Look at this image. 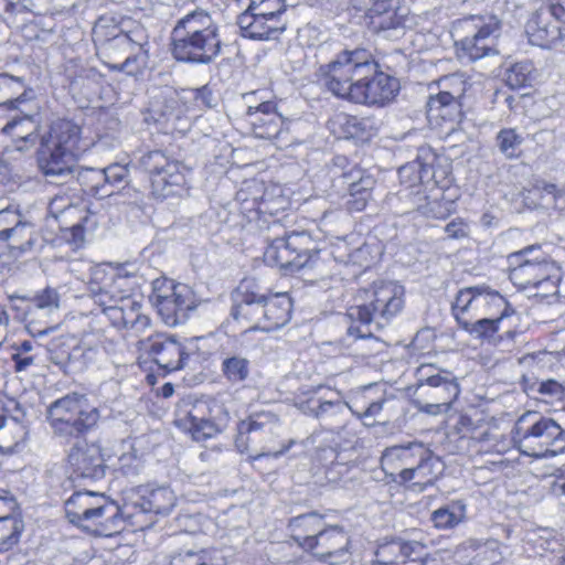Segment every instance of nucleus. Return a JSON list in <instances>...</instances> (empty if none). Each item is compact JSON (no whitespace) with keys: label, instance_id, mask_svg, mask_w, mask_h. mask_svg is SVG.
Returning a JSON list of instances; mask_svg holds the SVG:
<instances>
[{"label":"nucleus","instance_id":"f257e3e1","mask_svg":"<svg viewBox=\"0 0 565 565\" xmlns=\"http://www.w3.org/2000/svg\"><path fill=\"white\" fill-rule=\"evenodd\" d=\"M134 502L136 512L127 513L103 493L77 491L65 502L67 520L96 536H113L121 531L124 518H140L146 513L167 515L177 504L174 491L167 487H141Z\"/></svg>","mask_w":565,"mask_h":565},{"label":"nucleus","instance_id":"f03ea898","mask_svg":"<svg viewBox=\"0 0 565 565\" xmlns=\"http://www.w3.org/2000/svg\"><path fill=\"white\" fill-rule=\"evenodd\" d=\"M381 467L392 481L409 484L418 491L431 486L443 471V463L433 451L419 441L385 448Z\"/></svg>","mask_w":565,"mask_h":565},{"label":"nucleus","instance_id":"7ed1b4c3","mask_svg":"<svg viewBox=\"0 0 565 565\" xmlns=\"http://www.w3.org/2000/svg\"><path fill=\"white\" fill-rule=\"evenodd\" d=\"M436 156L423 150L416 160L406 163L398 170L401 183L411 192L415 211L428 218L443 220L455 209L452 200H446L441 188L437 186L434 162Z\"/></svg>","mask_w":565,"mask_h":565},{"label":"nucleus","instance_id":"20e7f679","mask_svg":"<svg viewBox=\"0 0 565 565\" xmlns=\"http://www.w3.org/2000/svg\"><path fill=\"white\" fill-rule=\"evenodd\" d=\"M82 129L71 120L54 122L41 139L38 151L39 166L49 177L64 175L72 171L74 160L90 146L92 141L82 138Z\"/></svg>","mask_w":565,"mask_h":565},{"label":"nucleus","instance_id":"39448f33","mask_svg":"<svg viewBox=\"0 0 565 565\" xmlns=\"http://www.w3.org/2000/svg\"><path fill=\"white\" fill-rule=\"evenodd\" d=\"M512 434L515 447L524 456L540 460L565 451V430L555 419L537 412L522 414Z\"/></svg>","mask_w":565,"mask_h":565},{"label":"nucleus","instance_id":"423d86ee","mask_svg":"<svg viewBox=\"0 0 565 565\" xmlns=\"http://www.w3.org/2000/svg\"><path fill=\"white\" fill-rule=\"evenodd\" d=\"M356 305L348 310L353 321L367 327L382 328L402 312L405 305V288L393 280L375 281L369 289L360 290Z\"/></svg>","mask_w":565,"mask_h":565},{"label":"nucleus","instance_id":"0eeeda50","mask_svg":"<svg viewBox=\"0 0 565 565\" xmlns=\"http://www.w3.org/2000/svg\"><path fill=\"white\" fill-rule=\"evenodd\" d=\"M510 280L521 289H541L554 294L559 281V267L540 247L529 246L509 256Z\"/></svg>","mask_w":565,"mask_h":565},{"label":"nucleus","instance_id":"6e6552de","mask_svg":"<svg viewBox=\"0 0 565 565\" xmlns=\"http://www.w3.org/2000/svg\"><path fill=\"white\" fill-rule=\"evenodd\" d=\"M47 419L56 435L74 436L93 428L99 419V411L85 395L71 393L49 406Z\"/></svg>","mask_w":565,"mask_h":565},{"label":"nucleus","instance_id":"1a4fd4ad","mask_svg":"<svg viewBox=\"0 0 565 565\" xmlns=\"http://www.w3.org/2000/svg\"><path fill=\"white\" fill-rule=\"evenodd\" d=\"M369 53L365 50L344 51L327 65L323 73L324 86L334 95L354 102L355 88L371 71L365 65Z\"/></svg>","mask_w":565,"mask_h":565},{"label":"nucleus","instance_id":"9d476101","mask_svg":"<svg viewBox=\"0 0 565 565\" xmlns=\"http://www.w3.org/2000/svg\"><path fill=\"white\" fill-rule=\"evenodd\" d=\"M140 167L150 175L151 194L159 200L181 195L186 185L185 166L154 150L145 153Z\"/></svg>","mask_w":565,"mask_h":565},{"label":"nucleus","instance_id":"9b49d317","mask_svg":"<svg viewBox=\"0 0 565 565\" xmlns=\"http://www.w3.org/2000/svg\"><path fill=\"white\" fill-rule=\"evenodd\" d=\"M435 370L433 365H420L417 369L418 390L431 402H416L419 412L434 416L448 412L460 393L451 372L439 370L434 373Z\"/></svg>","mask_w":565,"mask_h":565},{"label":"nucleus","instance_id":"f8f14e48","mask_svg":"<svg viewBox=\"0 0 565 565\" xmlns=\"http://www.w3.org/2000/svg\"><path fill=\"white\" fill-rule=\"evenodd\" d=\"M280 424L278 417L270 412H259L241 420L237 425L236 447L241 452L255 451L254 459L274 455L278 457L280 451H271L270 444L278 435Z\"/></svg>","mask_w":565,"mask_h":565},{"label":"nucleus","instance_id":"ddd939ff","mask_svg":"<svg viewBox=\"0 0 565 565\" xmlns=\"http://www.w3.org/2000/svg\"><path fill=\"white\" fill-rule=\"evenodd\" d=\"M291 307V299L286 292L269 297L250 292L245 295L238 310L244 316L256 317L255 329L269 332L284 327L290 320Z\"/></svg>","mask_w":565,"mask_h":565},{"label":"nucleus","instance_id":"4468645a","mask_svg":"<svg viewBox=\"0 0 565 565\" xmlns=\"http://www.w3.org/2000/svg\"><path fill=\"white\" fill-rule=\"evenodd\" d=\"M164 323L175 326L183 321L186 312L195 308L194 294L183 284H175L168 278L156 279L150 297Z\"/></svg>","mask_w":565,"mask_h":565},{"label":"nucleus","instance_id":"2eb2a0df","mask_svg":"<svg viewBox=\"0 0 565 565\" xmlns=\"http://www.w3.org/2000/svg\"><path fill=\"white\" fill-rule=\"evenodd\" d=\"M136 286V276L122 267L97 266L92 270L90 291L102 309L120 303L122 299H134Z\"/></svg>","mask_w":565,"mask_h":565},{"label":"nucleus","instance_id":"dca6fc26","mask_svg":"<svg viewBox=\"0 0 565 565\" xmlns=\"http://www.w3.org/2000/svg\"><path fill=\"white\" fill-rule=\"evenodd\" d=\"M439 92L430 96L427 103V115L429 118H440L450 124L449 129L462 118L461 98L465 96L470 83L465 74L454 73L443 76L437 82Z\"/></svg>","mask_w":565,"mask_h":565},{"label":"nucleus","instance_id":"f3484780","mask_svg":"<svg viewBox=\"0 0 565 565\" xmlns=\"http://www.w3.org/2000/svg\"><path fill=\"white\" fill-rule=\"evenodd\" d=\"M505 302L503 296L488 286H471L458 291L451 311L461 327L470 326L477 318L500 311Z\"/></svg>","mask_w":565,"mask_h":565},{"label":"nucleus","instance_id":"a211bd4d","mask_svg":"<svg viewBox=\"0 0 565 565\" xmlns=\"http://www.w3.org/2000/svg\"><path fill=\"white\" fill-rule=\"evenodd\" d=\"M50 361L65 374H78L94 364L98 359V348L84 339L77 341L72 337L58 338L51 341L49 348Z\"/></svg>","mask_w":565,"mask_h":565},{"label":"nucleus","instance_id":"6ab92c4d","mask_svg":"<svg viewBox=\"0 0 565 565\" xmlns=\"http://www.w3.org/2000/svg\"><path fill=\"white\" fill-rule=\"evenodd\" d=\"M365 65H370L371 71L355 88L353 103L383 106L392 102L399 90L398 79L382 72L370 53Z\"/></svg>","mask_w":565,"mask_h":565},{"label":"nucleus","instance_id":"aec40b11","mask_svg":"<svg viewBox=\"0 0 565 565\" xmlns=\"http://www.w3.org/2000/svg\"><path fill=\"white\" fill-rule=\"evenodd\" d=\"M307 552L327 565H344L351 558L350 536L338 525L324 526L315 541H309Z\"/></svg>","mask_w":565,"mask_h":565},{"label":"nucleus","instance_id":"412c9836","mask_svg":"<svg viewBox=\"0 0 565 565\" xmlns=\"http://www.w3.org/2000/svg\"><path fill=\"white\" fill-rule=\"evenodd\" d=\"M306 239L305 234L296 232L275 238L265 249V262L289 271L301 269L309 259L307 248L302 246Z\"/></svg>","mask_w":565,"mask_h":565},{"label":"nucleus","instance_id":"4be33fe9","mask_svg":"<svg viewBox=\"0 0 565 565\" xmlns=\"http://www.w3.org/2000/svg\"><path fill=\"white\" fill-rule=\"evenodd\" d=\"M201 94L185 89L178 92L169 86L153 89L150 95L149 111L156 121L180 120L190 110V99L199 98Z\"/></svg>","mask_w":565,"mask_h":565},{"label":"nucleus","instance_id":"5701e85b","mask_svg":"<svg viewBox=\"0 0 565 565\" xmlns=\"http://www.w3.org/2000/svg\"><path fill=\"white\" fill-rule=\"evenodd\" d=\"M209 411L205 402L183 404L175 411L174 424L196 441L212 438L224 429L225 423L211 420L207 417Z\"/></svg>","mask_w":565,"mask_h":565},{"label":"nucleus","instance_id":"b1692460","mask_svg":"<svg viewBox=\"0 0 565 565\" xmlns=\"http://www.w3.org/2000/svg\"><path fill=\"white\" fill-rule=\"evenodd\" d=\"M68 468L74 481L102 479L106 466L100 447L86 443L75 445L68 454Z\"/></svg>","mask_w":565,"mask_h":565},{"label":"nucleus","instance_id":"393cba45","mask_svg":"<svg viewBox=\"0 0 565 565\" xmlns=\"http://www.w3.org/2000/svg\"><path fill=\"white\" fill-rule=\"evenodd\" d=\"M102 311L115 328L125 329L130 337L143 334L151 324L150 318L141 311V302L136 298L107 305Z\"/></svg>","mask_w":565,"mask_h":565},{"label":"nucleus","instance_id":"a878e982","mask_svg":"<svg viewBox=\"0 0 565 565\" xmlns=\"http://www.w3.org/2000/svg\"><path fill=\"white\" fill-rule=\"evenodd\" d=\"M425 557V546L417 541L392 540L379 546L376 565H434Z\"/></svg>","mask_w":565,"mask_h":565},{"label":"nucleus","instance_id":"bb28decb","mask_svg":"<svg viewBox=\"0 0 565 565\" xmlns=\"http://www.w3.org/2000/svg\"><path fill=\"white\" fill-rule=\"evenodd\" d=\"M140 344L158 366L167 372L180 370L188 359L184 348L174 338L156 334L146 341H140Z\"/></svg>","mask_w":565,"mask_h":565},{"label":"nucleus","instance_id":"cd10ccee","mask_svg":"<svg viewBox=\"0 0 565 565\" xmlns=\"http://www.w3.org/2000/svg\"><path fill=\"white\" fill-rule=\"evenodd\" d=\"M129 171L126 166L110 164L105 169H86L81 178L89 188L88 191L96 196H109L115 189H120L127 183Z\"/></svg>","mask_w":565,"mask_h":565},{"label":"nucleus","instance_id":"c85d7f7f","mask_svg":"<svg viewBox=\"0 0 565 565\" xmlns=\"http://www.w3.org/2000/svg\"><path fill=\"white\" fill-rule=\"evenodd\" d=\"M330 125L339 137L361 141L371 139L380 129V121L373 117H358L345 113L337 114Z\"/></svg>","mask_w":565,"mask_h":565},{"label":"nucleus","instance_id":"c756f323","mask_svg":"<svg viewBox=\"0 0 565 565\" xmlns=\"http://www.w3.org/2000/svg\"><path fill=\"white\" fill-rule=\"evenodd\" d=\"M218 47L217 38H178L172 43V53L179 61L209 63Z\"/></svg>","mask_w":565,"mask_h":565},{"label":"nucleus","instance_id":"7c9ffc66","mask_svg":"<svg viewBox=\"0 0 565 565\" xmlns=\"http://www.w3.org/2000/svg\"><path fill=\"white\" fill-rule=\"evenodd\" d=\"M247 116L257 138L274 139L280 134L282 120L276 113V105L265 102L257 107L248 106Z\"/></svg>","mask_w":565,"mask_h":565},{"label":"nucleus","instance_id":"2f4dec72","mask_svg":"<svg viewBox=\"0 0 565 565\" xmlns=\"http://www.w3.org/2000/svg\"><path fill=\"white\" fill-rule=\"evenodd\" d=\"M291 539L307 551L309 541H315L324 529L323 519L317 513L298 515L289 521Z\"/></svg>","mask_w":565,"mask_h":565},{"label":"nucleus","instance_id":"473e14b6","mask_svg":"<svg viewBox=\"0 0 565 565\" xmlns=\"http://www.w3.org/2000/svg\"><path fill=\"white\" fill-rule=\"evenodd\" d=\"M236 200L241 203V210L243 213H259L269 212L267 206V193L265 184L262 181H247L244 186L236 193Z\"/></svg>","mask_w":565,"mask_h":565},{"label":"nucleus","instance_id":"72a5a7b5","mask_svg":"<svg viewBox=\"0 0 565 565\" xmlns=\"http://www.w3.org/2000/svg\"><path fill=\"white\" fill-rule=\"evenodd\" d=\"M31 93L23 78L0 74V107L17 109L20 104L31 98Z\"/></svg>","mask_w":565,"mask_h":565},{"label":"nucleus","instance_id":"f704fd0d","mask_svg":"<svg viewBox=\"0 0 565 565\" xmlns=\"http://www.w3.org/2000/svg\"><path fill=\"white\" fill-rule=\"evenodd\" d=\"M372 391V386L364 387L363 392L360 395H356L352 404L349 406L352 414L362 419L363 424L367 427L375 425V420L370 419L375 418L381 414L384 404L387 401L384 395L373 398L371 396Z\"/></svg>","mask_w":565,"mask_h":565},{"label":"nucleus","instance_id":"c9c22d12","mask_svg":"<svg viewBox=\"0 0 565 565\" xmlns=\"http://www.w3.org/2000/svg\"><path fill=\"white\" fill-rule=\"evenodd\" d=\"M355 173L359 175V180H352L349 183L350 198L347 201V205L350 212H361L366 207L375 184V180L371 175H362L360 171H355ZM353 174L354 172L351 171L345 177L354 179Z\"/></svg>","mask_w":565,"mask_h":565},{"label":"nucleus","instance_id":"e433bc0d","mask_svg":"<svg viewBox=\"0 0 565 565\" xmlns=\"http://www.w3.org/2000/svg\"><path fill=\"white\" fill-rule=\"evenodd\" d=\"M466 516V502L463 500H452L435 510L430 515V521L438 530H450L462 523Z\"/></svg>","mask_w":565,"mask_h":565},{"label":"nucleus","instance_id":"4c0bfd02","mask_svg":"<svg viewBox=\"0 0 565 565\" xmlns=\"http://www.w3.org/2000/svg\"><path fill=\"white\" fill-rule=\"evenodd\" d=\"M213 21L211 15L204 10H195L182 19L174 26L173 32H184V35H216V30H211Z\"/></svg>","mask_w":565,"mask_h":565},{"label":"nucleus","instance_id":"58836bf2","mask_svg":"<svg viewBox=\"0 0 565 565\" xmlns=\"http://www.w3.org/2000/svg\"><path fill=\"white\" fill-rule=\"evenodd\" d=\"M500 544L495 540L481 542L476 539H468L461 543L459 553L465 550H472L476 552L473 555L475 565H493L501 561V552L499 551Z\"/></svg>","mask_w":565,"mask_h":565},{"label":"nucleus","instance_id":"ea45409f","mask_svg":"<svg viewBox=\"0 0 565 565\" xmlns=\"http://www.w3.org/2000/svg\"><path fill=\"white\" fill-rule=\"evenodd\" d=\"M337 243L331 252L333 258L339 263L355 264L359 266H367L370 247L366 244H361L355 248H350L348 237H337Z\"/></svg>","mask_w":565,"mask_h":565},{"label":"nucleus","instance_id":"a19ab883","mask_svg":"<svg viewBox=\"0 0 565 565\" xmlns=\"http://www.w3.org/2000/svg\"><path fill=\"white\" fill-rule=\"evenodd\" d=\"M20 129L14 134L15 148L19 151H25L33 147L38 140L35 135L36 125L30 117H23L9 121L2 129L4 134H12L15 129Z\"/></svg>","mask_w":565,"mask_h":565},{"label":"nucleus","instance_id":"79ce46f5","mask_svg":"<svg viewBox=\"0 0 565 565\" xmlns=\"http://www.w3.org/2000/svg\"><path fill=\"white\" fill-rule=\"evenodd\" d=\"M502 311L497 318H487L482 316L471 321L470 326H462L461 328L469 332L475 338H491L494 333H497L500 329V323L503 319L510 317L514 313V310L505 302Z\"/></svg>","mask_w":565,"mask_h":565},{"label":"nucleus","instance_id":"37998d69","mask_svg":"<svg viewBox=\"0 0 565 565\" xmlns=\"http://www.w3.org/2000/svg\"><path fill=\"white\" fill-rule=\"evenodd\" d=\"M488 38H461L456 41L459 57H467L471 61L494 54L495 51L486 43Z\"/></svg>","mask_w":565,"mask_h":565},{"label":"nucleus","instance_id":"c03bdc74","mask_svg":"<svg viewBox=\"0 0 565 565\" xmlns=\"http://www.w3.org/2000/svg\"><path fill=\"white\" fill-rule=\"evenodd\" d=\"M250 371L249 360L242 355L227 356L222 362V373L232 384L244 382Z\"/></svg>","mask_w":565,"mask_h":565},{"label":"nucleus","instance_id":"a18cd8bd","mask_svg":"<svg viewBox=\"0 0 565 565\" xmlns=\"http://www.w3.org/2000/svg\"><path fill=\"white\" fill-rule=\"evenodd\" d=\"M466 32H475L473 35H491L500 29V21L495 15H471L458 21Z\"/></svg>","mask_w":565,"mask_h":565},{"label":"nucleus","instance_id":"49530a36","mask_svg":"<svg viewBox=\"0 0 565 565\" xmlns=\"http://www.w3.org/2000/svg\"><path fill=\"white\" fill-rule=\"evenodd\" d=\"M351 225L350 216L342 210L324 211L320 218V228L327 235L340 237L338 234L348 230Z\"/></svg>","mask_w":565,"mask_h":565},{"label":"nucleus","instance_id":"de8ad7c7","mask_svg":"<svg viewBox=\"0 0 565 565\" xmlns=\"http://www.w3.org/2000/svg\"><path fill=\"white\" fill-rule=\"evenodd\" d=\"M22 530L23 524L17 518H0V551H8L15 545Z\"/></svg>","mask_w":565,"mask_h":565},{"label":"nucleus","instance_id":"09e8293b","mask_svg":"<svg viewBox=\"0 0 565 565\" xmlns=\"http://www.w3.org/2000/svg\"><path fill=\"white\" fill-rule=\"evenodd\" d=\"M285 9V0H249V12L266 22L274 21Z\"/></svg>","mask_w":565,"mask_h":565},{"label":"nucleus","instance_id":"8fccbe9b","mask_svg":"<svg viewBox=\"0 0 565 565\" xmlns=\"http://www.w3.org/2000/svg\"><path fill=\"white\" fill-rule=\"evenodd\" d=\"M21 225H24L26 230H23L22 232H10L6 241L9 242V247L12 250L25 253L33 247L36 237L34 235L33 225L30 222L22 220Z\"/></svg>","mask_w":565,"mask_h":565},{"label":"nucleus","instance_id":"3c124183","mask_svg":"<svg viewBox=\"0 0 565 565\" xmlns=\"http://www.w3.org/2000/svg\"><path fill=\"white\" fill-rule=\"evenodd\" d=\"M169 565H215L207 550H186L171 556Z\"/></svg>","mask_w":565,"mask_h":565},{"label":"nucleus","instance_id":"603ef678","mask_svg":"<svg viewBox=\"0 0 565 565\" xmlns=\"http://www.w3.org/2000/svg\"><path fill=\"white\" fill-rule=\"evenodd\" d=\"M22 220L23 217L15 206L9 205L0 210V239H7L8 234L12 231H25L26 227L21 225Z\"/></svg>","mask_w":565,"mask_h":565},{"label":"nucleus","instance_id":"864d4df0","mask_svg":"<svg viewBox=\"0 0 565 565\" xmlns=\"http://www.w3.org/2000/svg\"><path fill=\"white\" fill-rule=\"evenodd\" d=\"M40 349L36 342L25 340L15 345V352L12 354V360L15 364V371L23 372L34 364L36 354L32 352Z\"/></svg>","mask_w":565,"mask_h":565},{"label":"nucleus","instance_id":"5fc2aeb1","mask_svg":"<svg viewBox=\"0 0 565 565\" xmlns=\"http://www.w3.org/2000/svg\"><path fill=\"white\" fill-rule=\"evenodd\" d=\"M349 406V403H344L341 399H326L321 397L320 405L317 406L316 418L329 424L333 418L343 417Z\"/></svg>","mask_w":565,"mask_h":565},{"label":"nucleus","instance_id":"6e6d98bb","mask_svg":"<svg viewBox=\"0 0 565 565\" xmlns=\"http://www.w3.org/2000/svg\"><path fill=\"white\" fill-rule=\"evenodd\" d=\"M533 65L530 62L513 64L507 72V84L513 88H521L530 84L532 79Z\"/></svg>","mask_w":565,"mask_h":565},{"label":"nucleus","instance_id":"4d7b16f0","mask_svg":"<svg viewBox=\"0 0 565 565\" xmlns=\"http://www.w3.org/2000/svg\"><path fill=\"white\" fill-rule=\"evenodd\" d=\"M500 151L508 158H514L520 153L523 137L515 129H502L497 137Z\"/></svg>","mask_w":565,"mask_h":565},{"label":"nucleus","instance_id":"13d9d810","mask_svg":"<svg viewBox=\"0 0 565 565\" xmlns=\"http://www.w3.org/2000/svg\"><path fill=\"white\" fill-rule=\"evenodd\" d=\"M95 35H129L119 23L118 18L113 13H107L95 22L93 28Z\"/></svg>","mask_w":565,"mask_h":565},{"label":"nucleus","instance_id":"bf43d9fd","mask_svg":"<svg viewBox=\"0 0 565 565\" xmlns=\"http://www.w3.org/2000/svg\"><path fill=\"white\" fill-rule=\"evenodd\" d=\"M58 294L56 290L46 288L30 300V309L45 310L47 313L58 308Z\"/></svg>","mask_w":565,"mask_h":565},{"label":"nucleus","instance_id":"052dcab7","mask_svg":"<svg viewBox=\"0 0 565 565\" xmlns=\"http://www.w3.org/2000/svg\"><path fill=\"white\" fill-rule=\"evenodd\" d=\"M257 20H258V18L256 15H253L252 12H249V6H248L247 9L245 10V12L238 17L239 28L242 30H247V33H245L244 35H268L269 33H273V32H284L286 30L285 24H281V25L270 24L267 26L266 33H260L255 30H250L253 28V24Z\"/></svg>","mask_w":565,"mask_h":565},{"label":"nucleus","instance_id":"680f3d73","mask_svg":"<svg viewBox=\"0 0 565 565\" xmlns=\"http://www.w3.org/2000/svg\"><path fill=\"white\" fill-rule=\"evenodd\" d=\"M470 225L461 217L454 218L445 226V233L448 238L462 239L470 235Z\"/></svg>","mask_w":565,"mask_h":565},{"label":"nucleus","instance_id":"e2e57ef3","mask_svg":"<svg viewBox=\"0 0 565 565\" xmlns=\"http://www.w3.org/2000/svg\"><path fill=\"white\" fill-rule=\"evenodd\" d=\"M72 211H76V207L72 205L70 198L64 195L55 196L49 204V213L56 220H58L64 213H70Z\"/></svg>","mask_w":565,"mask_h":565},{"label":"nucleus","instance_id":"0e129e2a","mask_svg":"<svg viewBox=\"0 0 565 565\" xmlns=\"http://www.w3.org/2000/svg\"><path fill=\"white\" fill-rule=\"evenodd\" d=\"M120 469L127 476L137 475L141 468V461L135 454H124L119 457Z\"/></svg>","mask_w":565,"mask_h":565},{"label":"nucleus","instance_id":"69168bd1","mask_svg":"<svg viewBox=\"0 0 565 565\" xmlns=\"http://www.w3.org/2000/svg\"><path fill=\"white\" fill-rule=\"evenodd\" d=\"M539 393L553 399H561L564 395V387L554 380L542 382L539 386Z\"/></svg>","mask_w":565,"mask_h":565},{"label":"nucleus","instance_id":"338daca9","mask_svg":"<svg viewBox=\"0 0 565 565\" xmlns=\"http://www.w3.org/2000/svg\"><path fill=\"white\" fill-rule=\"evenodd\" d=\"M321 397L310 396L308 398H302L301 396L297 399V407L306 415L312 416L316 418L317 406L320 405Z\"/></svg>","mask_w":565,"mask_h":565},{"label":"nucleus","instance_id":"774afa93","mask_svg":"<svg viewBox=\"0 0 565 565\" xmlns=\"http://www.w3.org/2000/svg\"><path fill=\"white\" fill-rule=\"evenodd\" d=\"M339 455L335 454L334 460L331 462V466L327 469V478L331 481H335L338 479V475L348 473L350 470L349 465L341 463L337 461Z\"/></svg>","mask_w":565,"mask_h":565}]
</instances>
